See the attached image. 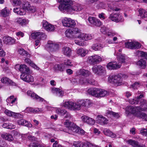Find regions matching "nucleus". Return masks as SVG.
Segmentation results:
<instances>
[{"mask_svg":"<svg viewBox=\"0 0 147 147\" xmlns=\"http://www.w3.org/2000/svg\"><path fill=\"white\" fill-rule=\"evenodd\" d=\"M64 125L66 127L65 131L70 134H73L74 132H79L82 134L85 133V131L83 129H81L74 123L68 120H65Z\"/></svg>","mask_w":147,"mask_h":147,"instance_id":"f257e3e1","label":"nucleus"},{"mask_svg":"<svg viewBox=\"0 0 147 147\" xmlns=\"http://www.w3.org/2000/svg\"><path fill=\"white\" fill-rule=\"evenodd\" d=\"M108 81L111 83H113L117 86H119L122 83V74L113 75L110 76L108 78Z\"/></svg>","mask_w":147,"mask_h":147,"instance_id":"f03ea898","label":"nucleus"},{"mask_svg":"<svg viewBox=\"0 0 147 147\" xmlns=\"http://www.w3.org/2000/svg\"><path fill=\"white\" fill-rule=\"evenodd\" d=\"M78 110H80L82 108L85 109L90 107L92 104V101L90 99L80 100H78Z\"/></svg>","mask_w":147,"mask_h":147,"instance_id":"7ed1b4c3","label":"nucleus"},{"mask_svg":"<svg viewBox=\"0 0 147 147\" xmlns=\"http://www.w3.org/2000/svg\"><path fill=\"white\" fill-rule=\"evenodd\" d=\"M63 106L70 110H78V100L75 103L71 101H67L63 103Z\"/></svg>","mask_w":147,"mask_h":147,"instance_id":"20e7f679","label":"nucleus"},{"mask_svg":"<svg viewBox=\"0 0 147 147\" xmlns=\"http://www.w3.org/2000/svg\"><path fill=\"white\" fill-rule=\"evenodd\" d=\"M66 9V11L69 13H71L73 11H81L82 9L81 5L78 3H75L74 4L67 5Z\"/></svg>","mask_w":147,"mask_h":147,"instance_id":"39448f33","label":"nucleus"},{"mask_svg":"<svg viewBox=\"0 0 147 147\" xmlns=\"http://www.w3.org/2000/svg\"><path fill=\"white\" fill-rule=\"evenodd\" d=\"M62 22L64 26L68 27H74L76 24L74 20L70 18H65L63 19Z\"/></svg>","mask_w":147,"mask_h":147,"instance_id":"423d86ee","label":"nucleus"},{"mask_svg":"<svg viewBox=\"0 0 147 147\" xmlns=\"http://www.w3.org/2000/svg\"><path fill=\"white\" fill-rule=\"evenodd\" d=\"M46 48L48 51H55L59 49V46L58 45L53 43L52 41H49L46 45Z\"/></svg>","mask_w":147,"mask_h":147,"instance_id":"0eeeda50","label":"nucleus"},{"mask_svg":"<svg viewBox=\"0 0 147 147\" xmlns=\"http://www.w3.org/2000/svg\"><path fill=\"white\" fill-rule=\"evenodd\" d=\"M30 71L26 73L21 74L20 78L24 81L27 82H33L34 81L33 77L30 74Z\"/></svg>","mask_w":147,"mask_h":147,"instance_id":"6e6552de","label":"nucleus"},{"mask_svg":"<svg viewBox=\"0 0 147 147\" xmlns=\"http://www.w3.org/2000/svg\"><path fill=\"white\" fill-rule=\"evenodd\" d=\"M58 2L61 3L59 6V9L61 11H66L67 5H70L71 3L70 0H57Z\"/></svg>","mask_w":147,"mask_h":147,"instance_id":"1a4fd4ad","label":"nucleus"},{"mask_svg":"<svg viewBox=\"0 0 147 147\" xmlns=\"http://www.w3.org/2000/svg\"><path fill=\"white\" fill-rule=\"evenodd\" d=\"M126 47L131 49H138L141 47V45L138 42H128L125 43Z\"/></svg>","mask_w":147,"mask_h":147,"instance_id":"9d476101","label":"nucleus"},{"mask_svg":"<svg viewBox=\"0 0 147 147\" xmlns=\"http://www.w3.org/2000/svg\"><path fill=\"white\" fill-rule=\"evenodd\" d=\"M109 18L111 20L117 22H122L124 20L123 17L119 13H111L109 15Z\"/></svg>","mask_w":147,"mask_h":147,"instance_id":"9b49d317","label":"nucleus"},{"mask_svg":"<svg viewBox=\"0 0 147 147\" xmlns=\"http://www.w3.org/2000/svg\"><path fill=\"white\" fill-rule=\"evenodd\" d=\"M136 95L138 96L134 98L131 99L129 101V103L132 104H138L142 98L144 97V95L141 92H138Z\"/></svg>","mask_w":147,"mask_h":147,"instance_id":"f8f14e48","label":"nucleus"},{"mask_svg":"<svg viewBox=\"0 0 147 147\" xmlns=\"http://www.w3.org/2000/svg\"><path fill=\"white\" fill-rule=\"evenodd\" d=\"M42 25L44 29L47 31H53L55 29V27L54 26L49 23L46 20L43 21Z\"/></svg>","mask_w":147,"mask_h":147,"instance_id":"ddd939ff","label":"nucleus"},{"mask_svg":"<svg viewBox=\"0 0 147 147\" xmlns=\"http://www.w3.org/2000/svg\"><path fill=\"white\" fill-rule=\"evenodd\" d=\"M121 66V64L114 61L109 62L107 65V68L109 70L117 69L119 68Z\"/></svg>","mask_w":147,"mask_h":147,"instance_id":"4468645a","label":"nucleus"},{"mask_svg":"<svg viewBox=\"0 0 147 147\" xmlns=\"http://www.w3.org/2000/svg\"><path fill=\"white\" fill-rule=\"evenodd\" d=\"M31 37L33 38H37L38 39H44L46 37V35L45 33L42 32H38L31 34Z\"/></svg>","mask_w":147,"mask_h":147,"instance_id":"2eb2a0df","label":"nucleus"},{"mask_svg":"<svg viewBox=\"0 0 147 147\" xmlns=\"http://www.w3.org/2000/svg\"><path fill=\"white\" fill-rule=\"evenodd\" d=\"M16 69H18L22 73L21 74L26 73L30 71L28 67L25 64H17L15 66Z\"/></svg>","mask_w":147,"mask_h":147,"instance_id":"dca6fc26","label":"nucleus"},{"mask_svg":"<svg viewBox=\"0 0 147 147\" xmlns=\"http://www.w3.org/2000/svg\"><path fill=\"white\" fill-rule=\"evenodd\" d=\"M27 94L28 95L30 96L33 99H35L38 101L42 102L44 100L43 98L40 97L32 91L28 90L27 92Z\"/></svg>","mask_w":147,"mask_h":147,"instance_id":"f3484780","label":"nucleus"},{"mask_svg":"<svg viewBox=\"0 0 147 147\" xmlns=\"http://www.w3.org/2000/svg\"><path fill=\"white\" fill-rule=\"evenodd\" d=\"M81 119L84 123L89 125H93L95 123V121L94 119L86 115L82 116Z\"/></svg>","mask_w":147,"mask_h":147,"instance_id":"a211bd4d","label":"nucleus"},{"mask_svg":"<svg viewBox=\"0 0 147 147\" xmlns=\"http://www.w3.org/2000/svg\"><path fill=\"white\" fill-rule=\"evenodd\" d=\"M94 73L97 75H100L104 71V67L101 65H95L92 68Z\"/></svg>","mask_w":147,"mask_h":147,"instance_id":"6ab92c4d","label":"nucleus"},{"mask_svg":"<svg viewBox=\"0 0 147 147\" xmlns=\"http://www.w3.org/2000/svg\"><path fill=\"white\" fill-rule=\"evenodd\" d=\"M88 20L90 24L97 26H100L102 24L99 20L94 17H89Z\"/></svg>","mask_w":147,"mask_h":147,"instance_id":"aec40b11","label":"nucleus"},{"mask_svg":"<svg viewBox=\"0 0 147 147\" xmlns=\"http://www.w3.org/2000/svg\"><path fill=\"white\" fill-rule=\"evenodd\" d=\"M51 92L58 97H62L64 95V92L59 88L53 87L51 88Z\"/></svg>","mask_w":147,"mask_h":147,"instance_id":"412c9836","label":"nucleus"},{"mask_svg":"<svg viewBox=\"0 0 147 147\" xmlns=\"http://www.w3.org/2000/svg\"><path fill=\"white\" fill-rule=\"evenodd\" d=\"M102 59L100 56L97 55L92 56L88 58L89 61L91 63H99L101 61Z\"/></svg>","mask_w":147,"mask_h":147,"instance_id":"4be33fe9","label":"nucleus"},{"mask_svg":"<svg viewBox=\"0 0 147 147\" xmlns=\"http://www.w3.org/2000/svg\"><path fill=\"white\" fill-rule=\"evenodd\" d=\"M77 38H78L80 40L84 41L92 39V37L90 34H86L81 33L78 36Z\"/></svg>","mask_w":147,"mask_h":147,"instance_id":"5701e85b","label":"nucleus"},{"mask_svg":"<svg viewBox=\"0 0 147 147\" xmlns=\"http://www.w3.org/2000/svg\"><path fill=\"white\" fill-rule=\"evenodd\" d=\"M1 81L2 83L7 84L9 85L15 86L16 85V83L8 78L4 77L1 78Z\"/></svg>","mask_w":147,"mask_h":147,"instance_id":"b1692460","label":"nucleus"},{"mask_svg":"<svg viewBox=\"0 0 147 147\" xmlns=\"http://www.w3.org/2000/svg\"><path fill=\"white\" fill-rule=\"evenodd\" d=\"M56 113L61 115H66L65 118H67L70 117V115L65 109H61L59 108H57L56 110Z\"/></svg>","mask_w":147,"mask_h":147,"instance_id":"393cba45","label":"nucleus"},{"mask_svg":"<svg viewBox=\"0 0 147 147\" xmlns=\"http://www.w3.org/2000/svg\"><path fill=\"white\" fill-rule=\"evenodd\" d=\"M1 138L5 140L11 141L13 140L12 135L9 133L3 132L1 134Z\"/></svg>","mask_w":147,"mask_h":147,"instance_id":"a878e982","label":"nucleus"},{"mask_svg":"<svg viewBox=\"0 0 147 147\" xmlns=\"http://www.w3.org/2000/svg\"><path fill=\"white\" fill-rule=\"evenodd\" d=\"M77 74L78 75H81L84 77H87L90 74V72L87 70L81 69L77 71Z\"/></svg>","mask_w":147,"mask_h":147,"instance_id":"bb28decb","label":"nucleus"},{"mask_svg":"<svg viewBox=\"0 0 147 147\" xmlns=\"http://www.w3.org/2000/svg\"><path fill=\"white\" fill-rule=\"evenodd\" d=\"M99 88H90L88 90V92L90 95L96 97H98Z\"/></svg>","mask_w":147,"mask_h":147,"instance_id":"cd10ccee","label":"nucleus"},{"mask_svg":"<svg viewBox=\"0 0 147 147\" xmlns=\"http://www.w3.org/2000/svg\"><path fill=\"white\" fill-rule=\"evenodd\" d=\"M3 42L6 44L12 45L15 43V40L13 38L9 36H4Z\"/></svg>","mask_w":147,"mask_h":147,"instance_id":"c85d7f7f","label":"nucleus"},{"mask_svg":"<svg viewBox=\"0 0 147 147\" xmlns=\"http://www.w3.org/2000/svg\"><path fill=\"white\" fill-rule=\"evenodd\" d=\"M17 123L19 125H24L29 127H32V125L31 124L24 119L18 120L17 121Z\"/></svg>","mask_w":147,"mask_h":147,"instance_id":"c756f323","label":"nucleus"},{"mask_svg":"<svg viewBox=\"0 0 147 147\" xmlns=\"http://www.w3.org/2000/svg\"><path fill=\"white\" fill-rule=\"evenodd\" d=\"M62 53L65 55L70 57L71 53V49L68 47H64L62 49Z\"/></svg>","mask_w":147,"mask_h":147,"instance_id":"7c9ffc66","label":"nucleus"},{"mask_svg":"<svg viewBox=\"0 0 147 147\" xmlns=\"http://www.w3.org/2000/svg\"><path fill=\"white\" fill-rule=\"evenodd\" d=\"M140 106L139 107L140 110L145 111L147 109V102L145 100L141 99L140 103Z\"/></svg>","mask_w":147,"mask_h":147,"instance_id":"2f4dec72","label":"nucleus"},{"mask_svg":"<svg viewBox=\"0 0 147 147\" xmlns=\"http://www.w3.org/2000/svg\"><path fill=\"white\" fill-rule=\"evenodd\" d=\"M76 53L79 56L83 57L86 55L87 52L86 50L83 48H80L76 49Z\"/></svg>","mask_w":147,"mask_h":147,"instance_id":"473e14b6","label":"nucleus"},{"mask_svg":"<svg viewBox=\"0 0 147 147\" xmlns=\"http://www.w3.org/2000/svg\"><path fill=\"white\" fill-rule=\"evenodd\" d=\"M103 132L105 135L110 136L112 138H115L116 137L115 134H113L109 129L107 128L104 129Z\"/></svg>","mask_w":147,"mask_h":147,"instance_id":"72a5a7b5","label":"nucleus"},{"mask_svg":"<svg viewBox=\"0 0 147 147\" xmlns=\"http://www.w3.org/2000/svg\"><path fill=\"white\" fill-rule=\"evenodd\" d=\"M13 12L19 15H23L26 13V11L21 8L15 7L13 9Z\"/></svg>","mask_w":147,"mask_h":147,"instance_id":"f704fd0d","label":"nucleus"},{"mask_svg":"<svg viewBox=\"0 0 147 147\" xmlns=\"http://www.w3.org/2000/svg\"><path fill=\"white\" fill-rule=\"evenodd\" d=\"M127 142L133 147H145V145L141 146L139 144L138 142L132 140H128Z\"/></svg>","mask_w":147,"mask_h":147,"instance_id":"c9c22d12","label":"nucleus"},{"mask_svg":"<svg viewBox=\"0 0 147 147\" xmlns=\"http://www.w3.org/2000/svg\"><path fill=\"white\" fill-rule=\"evenodd\" d=\"M22 9H23L24 11H26L27 10L30 6L29 3L27 1H23L20 4V5Z\"/></svg>","mask_w":147,"mask_h":147,"instance_id":"e433bc0d","label":"nucleus"},{"mask_svg":"<svg viewBox=\"0 0 147 147\" xmlns=\"http://www.w3.org/2000/svg\"><path fill=\"white\" fill-rule=\"evenodd\" d=\"M65 65L64 64H56L54 66V69L56 71H63L65 69Z\"/></svg>","mask_w":147,"mask_h":147,"instance_id":"4c0bfd02","label":"nucleus"},{"mask_svg":"<svg viewBox=\"0 0 147 147\" xmlns=\"http://www.w3.org/2000/svg\"><path fill=\"white\" fill-rule=\"evenodd\" d=\"M17 22L22 26L28 24L29 20L27 19H23L21 18H17Z\"/></svg>","mask_w":147,"mask_h":147,"instance_id":"58836bf2","label":"nucleus"},{"mask_svg":"<svg viewBox=\"0 0 147 147\" xmlns=\"http://www.w3.org/2000/svg\"><path fill=\"white\" fill-rule=\"evenodd\" d=\"M98 121L101 124L103 125L107 123V120L101 115L98 116Z\"/></svg>","mask_w":147,"mask_h":147,"instance_id":"ea45409f","label":"nucleus"},{"mask_svg":"<svg viewBox=\"0 0 147 147\" xmlns=\"http://www.w3.org/2000/svg\"><path fill=\"white\" fill-rule=\"evenodd\" d=\"M98 91V97H104L108 95V92L104 90L99 88Z\"/></svg>","mask_w":147,"mask_h":147,"instance_id":"a19ab883","label":"nucleus"},{"mask_svg":"<svg viewBox=\"0 0 147 147\" xmlns=\"http://www.w3.org/2000/svg\"><path fill=\"white\" fill-rule=\"evenodd\" d=\"M139 16L142 18H145L147 17V12L143 9H140L138 10Z\"/></svg>","mask_w":147,"mask_h":147,"instance_id":"79ce46f5","label":"nucleus"},{"mask_svg":"<svg viewBox=\"0 0 147 147\" xmlns=\"http://www.w3.org/2000/svg\"><path fill=\"white\" fill-rule=\"evenodd\" d=\"M18 52L19 54L21 55L29 57L30 56L29 54L23 48L19 49Z\"/></svg>","mask_w":147,"mask_h":147,"instance_id":"37998d69","label":"nucleus"},{"mask_svg":"<svg viewBox=\"0 0 147 147\" xmlns=\"http://www.w3.org/2000/svg\"><path fill=\"white\" fill-rule=\"evenodd\" d=\"M25 61L28 64L37 70L39 69V68L29 58H26L25 59Z\"/></svg>","mask_w":147,"mask_h":147,"instance_id":"c03bdc74","label":"nucleus"},{"mask_svg":"<svg viewBox=\"0 0 147 147\" xmlns=\"http://www.w3.org/2000/svg\"><path fill=\"white\" fill-rule=\"evenodd\" d=\"M104 46L100 44L96 43L94 44L92 46V49L95 51H98L102 49Z\"/></svg>","mask_w":147,"mask_h":147,"instance_id":"a18cd8bd","label":"nucleus"},{"mask_svg":"<svg viewBox=\"0 0 147 147\" xmlns=\"http://www.w3.org/2000/svg\"><path fill=\"white\" fill-rule=\"evenodd\" d=\"M4 113L7 116L9 117H16L17 113L12 112L9 110L6 109L4 111Z\"/></svg>","mask_w":147,"mask_h":147,"instance_id":"49530a36","label":"nucleus"},{"mask_svg":"<svg viewBox=\"0 0 147 147\" xmlns=\"http://www.w3.org/2000/svg\"><path fill=\"white\" fill-rule=\"evenodd\" d=\"M140 108L139 107H136L134 106V109H132V112H131V113L137 117V115H139L140 113Z\"/></svg>","mask_w":147,"mask_h":147,"instance_id":"de8ad7c7","label":"nucleus"},{"mask_svg":"<svg viewBox=\"0 0 147 147\" xmlns=\"http://www.w3.org/2000/svg\"><path fill=\"white\" fill-rule=\"evenodd\" d=\"M137 64L140 66L143 69H144L146 66V63L144 59H141L137 63Z\"/></svg>","mask_w":147,"mask_h":147,"instance_id":"09e8293b","label":"nucleus"},{"mask_svg":"<svg viewBox=\"0 0 147 147\" xmlns=\"http://www.w3.org/2000/svg\"><path fill=\"white\" fill-rule=\"evenodd\" d=\"M65 33L66 36L68 38H72L74 37L71 29L67 30Z\"/></svg>","mask_w":147,"mask_h":147,"instance_id":"8fccbe9b","label":"nucleus"},{"mask_svg":"<svg viewBox=\"0 0 147 147\" xmlns=\"http://www.w3.org/2000/svg\"><path fill=\"white\" fill-rule=\"evenodd\" d=\"M80 83L81 84L88 83L91 84H93V83L91 79H86L84 78L83 80L81 79L80 80Z\"/></svg>","mask_w":147,"mask_h":147,"instance_id":"3c124183","label":"nucleus"},{"mask_svg":"<svg viewBox=\"0 0 147 147\" xmlns=\"http://www.w3.org/2000/svg\"><path fill=\"white\" fill-rule=\"evenodd\" d=\"M137 117L139 118H141L147 121V114H146L144 113H141L140 114L137 115Z\"/></svg>","mask_w":147,"mask_h":147,"instance_id":"603ef678","label":"nucleus"},{"mask_svg":"<svg viewBox=\"0 0 147 147\" xmlns=\"http://www.w3.org/2000/svg\"><path fill=\"white\" fill-rule=\"evenodd\" d=\"M117 59L119 61V64H121L122 63H124L125 62V56L122 55H119L117 57Z\"/></svg>","mask_w":147,"mask_h":147,"instance_id":"864d4df0","label":"nucleus"},{"mask_svg":"<svg viewBox=\"0 0 147 147\" xmlns=\"http://www.w3.org/2000/svg\"><path fill=\"white\" fill-rule=\"evenodd\" d=\"M1 16L3 17H6L8 15V13L7 10L6 8L1 10L0 12Z\"/></svg>","mask_w":147,"mask_h":147,"instance_id":"5fc2aeb1","label":"nucleus"},{"mask_svg":"<svg viewBox=\"0 0 147 147\" xmlns=\"http://www.w3.org/2000/svg\"><path fill=\"white\" fill-rule=\"evenodd\" d=\"M141 85L140 83L139 82H135L134 84L132 85L130 88H133L134 89H137Z\"/></svg>","mask_w":147,"mask_h":147,"instance_id":"6e6d98bb","label":"nucleus"},{"mask_svg":"<svg viewBox=\"0 0 147 147\" xmlns=\"http://www.w3.org/2000/svg\"><path fill=\"white\" fill-rule=\"evenodd\" d=\"M134 106H127L126 108V113L127 114L131 113Z\"/></svg>","mask_w":147,"mask_h":147,"instance_id":"4d7b16f0","label":"nucleus"},{"mask_svg":"<svg viewBox=\"0 0 147 147\" xmlns=\"http://www.w3.org/2000/svg\"><path fill=\"white\" fill-rule=\"evenodd\" d=\"M138 54L139 56L147 59V53L142 51H139L138 52Z\"/></svg>","mask_w":147,"mask_h":147,"instance_id":"13d9d810","label":"nucleus"},{"mask_svg":"<svg viewBox=\"0 0 147 147\" xmlns=\"http://www.w3.org/2000/svg\"><path fill=\"white\" fill-rule=\"evenodd\" d=\"M116 33L114 31L110 30L108 31L106 35L110 37H112L116 35Z\"/></svg>","mask_w":147,"mask_h":147,"instance_id":"bf43d9fd","label":"nucleus"},{"mask_svg":"<svg viewBox=\"0 0 147 147\" xmlns=\"http://www.w3.org/2000/svg\"><path fill=\"white\" fill-rule=\"evenodd\" d=\"M27 11L30 12L34 13L36 11V7L30 5Z\"/></svg>","mask_w":147,"mask_h":147,"instance_id":"052dcab7","label":"nucleus"},{"mask_svg":"<svg viewBox=\"0 0 147 147\" xmlns=\"http://www.w3.org/2000/svg\"><path fill=\"white\" fill-rule=\"evenodd\" d=\"M71 30L72 31L73 34L74 36H75L76 34L80 33V30L77 28H74Z\"/></svg>","mask_w":147,"mask_h":147,"instance_id":"680f3d73","label":"nucleus"},{"mask_svg":"<svg viewBox=\"0 0 147 147\" xmlns=\"http://www.w3.org/2000/svg\"><path fill=\"white\" fill-rule=\"evenodd\" d=\"M108 28L105 27H102L100 29V32L103 34H106L108 32Z\"/></svg>","mask_w":147,"mask_h":147,"instance_id":"e2e57ef3","label":"nucleus"},{"mask_svg":"<svg viewBox=\"0 0 147 147\" xmlns=\"http://www.w3.org/2000/svg\"><path fill=\"white\" fill-rule=\"evenodd\" d=\"M64 63L65 65H66L67 66H72V64L71 63V62L70 60L67 59L65 60L64 61Z\"/></svg>","mask_w":147,"mask_h":147,"instance_id":"0e129e2a","label":"nucleus"},{"mask_svg":"<svg viewBox=\"0 0 147 147\" xmlns=\"http://www.w3.org/2000/svg\"><path fill=\"white\" fill-rule=\"evenodd\" d=\"M25 136L27 137V138L30 140L35 141L36 140V139L34 136H32L31 135H25Z\"/></svg>","mask_w":147,"mask_h":147,"instance_id":"69168bd1","label":"nucleus"},{"mask_svg":"<svg viewBox=\"0 0 147 147\" xmlns=\"http://www.w3.org/2000/svg\"><path fill=\"white\" fill-rule=\"evenodd\" d=\"M140 133L143 136H147V129H141L140 131Z\"/></svg>","mask_w":147,"mask_h":147,"instance_id":"338daca9","label":"nucleus"},{"mask_svg":"<svg viewBox=\"0 0 147 147\" xmlns=\"http://www.w3.org/2000/svg\"><path fill=\"white\" fill-rule=\"evenodd\" d=\"M12 3L14 4L17 5H20L21 3V1L20 0H11Z\"/></svg>","mask_w":147,"mask_h":147,"instance_id":"774afa93","label":"nucleus"}]
</instances>
